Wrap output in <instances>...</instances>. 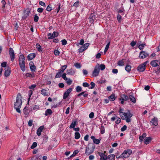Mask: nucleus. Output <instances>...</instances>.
Wrapping results in <instances>:
<instances>
[{"label": "nucleus", "mask_w": 160, "mask_h": 160, "mask_svg": "<svg viewBox=\"0 0 160 160\" xmlns=\"http://www.w3.org/2000/svg\"><path fill=\"white\" fill-rule=\"evenodd\" d=\"M129 98L131 101L133 103L136 102V99L132 95H130L129 96Z\"/></svg>", "instance_id": "obj_32"}, {"label": "nucleus", "mask_w": 160, "mask_h": 160, "mask_svg": "<svg viewBox=\"0 0 160 160\" xmlns=\"http://www.w3.org/2000/svg\"><path fill=\"white\" fill-rule=\"evenodd\" d=\"M36 48L38 49V51L39 52H42V49L39 43H37L36 44Z\"/></svg>", "instance_id": "obj_28"}, {"label": "nucleus", "mask_w": 160, "mask_h": 160, "mask_svg": "<svg viewBox=\"0 0 160 160\" xmlns=\"http://www.w3.org/2000/svg\"><path fill=\"white\" fill-rule=\"evenodd\" d=\"M123 111V109L122 108H120V110H119L118 112L119 113V115L121 117L122 115H123V113L124 112H123L122 111Z\"/></svg>", "instance_id": "obj_50"}, {"label": "nucleus", "mask_w": 160, "mask_h": 160, "mask_svg": "<svg viewBox=\"0 0 160 160\" xmlns=\"http://www.w3.org/2000/svg\"><path fill=\"white\" fill-rule=\"evenodd\" d=\"M93 150L90 149L88 147H87L86 149L85 154L86 155H89L93 152Z\"/></svg>", "instance_id": "obj_18"}, {"label": "nucleus", "mask_w": 160, "mask_h": 160, "mask_svg": "<svg viewBox=\"0 0 160 160\" xmlns=\"http://www.w3.org/2000/svg\"><path fill=\"white\" fill-rule=\"evenodd\" d=\"M25 63H19L20 68L23 72H24L25 70Z\"/></svg>", "instance_id": "obj_22"}, {"label": "nucleus", "mask_w": 160, "mask_h": 160, "mask_svg": "<svg viewBox=\"0 0 160 160\" xmlns=\"http://www.w3.org/2000/svg\"><path fill=\"white\" fill-rule=\"evenodd\" d=\"M29 66L30 70L32 72H35L36 69V66L34 65L33 62L31 61L29 63Z\"/></svg>", "instance_id": "obj_13"}, {"label": "nucleus", "mask_w": 160, "mask_h": 160, "mask_svg": "<svg viewBox=\"0 0 160 160\" xmlns=\"http://www.w3.org/2000/svg\"><path fill=\"white\" fill-rule=\"evenodd\" d=\"M85 50L86 49L85 48L82 46V47H81L78 49V52H82Z\"/></svg>", "instance_id": "obj_40"}, {"label": "nucleus", "mask_w": 160, "mask_h": 160, "mask_svg": "<svg viewBox=\"0 0 160 160\" xmlns=\"http://www.w3.org/2000/svg\"><path fill=\"white\" fill-rule=\"evenodd\" d=\"M84 41L83 39H82L80 40V42L79 43H78V44L77 45L78 46V45H83L84 43Z\"/></svg>", "instance_id": "obj_59"}, {"label": "nucleus", "mask_w": 160, "mask_h": 160, "mask_svg": "<svg viewBox=\"0 0 160 160\" xmlns=\"http://www.w3.org/2000/svg\"><path fill=\"white\" fill-rule=\"evenodd\" d=\"M67 65H63L61 67V69H59V70L62 71V72H64V70L67 68Z\"/></svg>", "instance_id": "obj_41"}, {"label": "nucleus", "mask_w": 160, "mask_h": 160, "mask_svg": "<svg viewBox=\"0 0 160 160\" xmlns=\"http://www.w3.org/2000/svg\"><path fill=\"white\" fill-rule=\"evenodd\" d=\"M24 114L28 116L29 114L28 112V108L27 107H25L23 110Z\"/></svg>", "instance_id": "obj_29"}, {"label": "nucleus", "mask_w": 160, "mask_h": 160, "mask_svg": "<svg viewBox=\"0 0 160 160\" xmlns=\"http://www.w3.org/2000/svg\"><path fill=\"white\" fill-rule=\"evenodd\" d=\"M35 54L34 53H30L28 55V59L29 60H31L35 58Z\"/></svg>", "instance_id": "obj_20"}, {"label": "nucleus", "mask_w": 160, "mask_h": 160, "mask_svg": "<svg viewBox=\"0 0 160 160\" xmlns=\"http://www.w3.org/2000/svg\"><path fill=\"white\" fill-rule=\"evenodd\" d=\"M98 66L99 67V69H100L101 70H103L105 69V66L104 64H101L99 66Z\"/></svg>", "instance_id": "obj_44"}, {"label": "nucleus", "mask_w": 160, "mask_h": 160, "mask_svg": "<svg viewBox=\"0 0 160 160\" xmlns=\"http://www.w3.org/2000/svg\"><path fill=\"white\" fill-rule=\"evenodd\" d=\"M38 19H39L38 17L37 16V14H35L34 17V22H37L38 20Z\"/></svg>", "instance_id": "obj_47"}, {"label": "nucleus", "mask_w": 160, "mask_h": 160, "mask_svg": "<svg viewBox=\"0 0 160 160\" xmlns=\"http://www.w3.org/2000/svg\"><path fill=\"white\" fill-rule=\"evenodd\" d=\"M37 146V143L36 142H34L33 143L31 147V148L34 149L36 148Z\"/></svg>", "instance_id": "obj_39"}, {"label": "nucleus", "mask_w": 160, "mask_h": 160, "mask_svg": "<svg viewBox=\"0 0 160 160\" xmlns=\"http://www.w3.org/2000/svg\"><path fill=\"white\" fill-rule=\"evenodd\" d=\"M19 63H25V58L23 55H20L19 58Z\"/></svg>", "instance_id": "obj_17"}, {"label": "nucleus", "mask_w": 160, "mask_h": 160, "mask_svg": "<svg viewBox=\"0 0 160 160\" xmlns=\"http://www.w3.org/2000/svg\"><path fill=\"white\" fill-rule=\"evenodd\" d=\"M67 74L70 75H73L75 73V71L72 68L67 70Z\"/></svg>", "instance_id": "obj_19"}, {"label": "nucleus", "mask_w": 160, "mask_h": 160, "mask_svg": "<svg viewBox=\"0 0 160 160\" xmlns=\"http://www.w3.org/2000/svg\"><path fill=\"white\" fill-rule=\"evenodd\" d=\"M150 122L155 126H157L158 124V119L154 117L151 120Z\"/></svg>", "instance_id": "obj_14"}, {"label": "nucleus", "mask_w": 160, "mask_h": 160, "mask_svg": "<svg viewBox=\"0 0 160 160\" xmlns=\"http://www.w3.org/2000/svg\"><path fill=\"white\" fill-rule=\"evenodd\" d=\"M77 121H72L69 126L70 128H74L77 124Z\"/></svg>", "instance_id": "obj_26"}, {"label": "nucleus", "mask_w": 160, "mask_h": 160, "mask_svg": "<svg viewBox=\"0 0 160 160\" xmlns=\"http://www.w3.org/2000/svg\"><path fill=\"white\" fill-rule=\"evenodd\" d=\"M100 133L101 134H103L105 133L104 127L102 125L100 128Z\"/></svg>", "instance_id": "obj_30"}, {"label": "nucleus", "mask_w": 160, "mask_h": 160, "mask_svg": "<svg viewBox=\"0 0 160 160\" xmlns=\"http://www.w3.org/2000/svg\"><path fill=\"white\" fill-rule=\"evenodd\" d=\"M22 104V98L21 94L20 93L18 94L16 102H14V107L16 111L19 113H21L20 108L21 107Z\"/></svg>", "instance_id": "obj_1"}, {"label": "nucleus", "mask_w": 160, "mask_h": 160, "mask_svg": "<svg viewBox=\"0 0 160 160\" xmlns=\"http://www.w3.org/2000/svg\"><path fill=\"white\" fill-rule=\"evenodd\" d=\"M75 139H79L80 137V133L78 132H75Z\"/></svg>", "instance_id": "obj_35"}, {"label": "nucleus", "mask_w": 160, "mask_h": 160, "mask_svg": "<svg viewBox=\"0 0 160 160\" xmlns=\"http://www.w3.org/2000/svg\"><path fill=\"white\" fill-rule=\"evenodd\" d=\"M116 118L118 119L117 120L115 121V123L116 124H119L121 121V119L120 118L116 117Z\"/></svg>", "instance_id": "obj_49"}, {"label": "nucleus", "mask_w": 160, "mask_h": 160, "mask_svg": "<svg viewBox=\"0 0 160 160\" xmlns=\"http://www.w3.org/2000/svg\"><path fill=\"white\" fill-rule=\"evenodd\" d=\"M36 87V85L32 84V85L29 86V88L31 89H33L34 88H35Z\"/></svg>", "instance_id": "obj_62"}, {"label": "nucleus", "mask_w": 160, "mask_h": 160, "mask_svg": "<svg viewBox=\"0 0 160 160\" xmlns=\"http://www.w3.org/2000/svg\"><path fill=\"white\" fill-rule=\"evenodd\" d=\"M62 73L63 72H62V71L59 70L58 72H57L56 74L55 78H58L61 77V75Z\"/></svg>", "instance_id": "obj_25"}, {"label": "nucleus", "mask_w": 160, "mask_h": 160, "mask_svg": "<svg viewBox=\"0 0 160 160\" xmlns=\"http://www.w3.org/2000/svg\"><path fill=\"white\" fill-rule=\"evenodd\" d=\"M62 44L63 45H65L67 43V41L65 39H63L61 41Z\"/></svg>", "instance_id": "obj_61"}, {"label": "nucleus", "mask_w": 160, "mask_h": 160, "mask_svg": "<svg viewBox=\"0 0 160 160\" xmlns=\"http://www.w3.org/2000/svg\"><path fill=\"white\" fill-rule=\"evenodd\" d=\"M123 115L121 116V118L122 119L126 121L127 122H131V118L132 116V114L130 112L129 110H128L126 112H124Z\"/></svg>", "instance_id": "obj_2"}, {"label": "nucleus", "mask_w": 160, "mask_h": 160, "mask_svg": "<svg viewBox=\"0 0 160 160\" xmlns=\"http://www.w3.org/2000/svg\"><path fill=\"white\" fill-rule=\"evenodd\" d=\"M58 35V33L57 32H53L52 33H51L48 34L47 36L48 37V39H52L54 38L57 37Z\"/></svg>", "instance_id": "obj_5"}, {"label": "nucleus", "mask_w": 160, "mask_h": 160, "mask_svg": "<svg viewBox=\"0 0 160 160\" xmlns=\"http://www.w3.org/2000/svg\"><path fill=\"white\" fill-rule=\"evenodd\" d=\"M85 92H83L81 93L78 94L77 96L79 97L82 95L85 97H87L88 96V94L87 93H85Z\"/></svg>", "instance_id": "obj_31"}, {"label": "nucleus", "mask_w": 160, "mask_h": 160, "mask_svg": "<svg viewBox=\"0 0 160 160\" xmlns=\"http://www.w3.org/2000/svg\"><path fill=\"white\" fill-rule=\"evenodd\" d=\"M131 67L129 65H127L125 68V70L128 72H129L131 71Z\"/></svg>", "instance_id": "obj_33"}, {"label": "nucleus", "mask_w": 160, "mask_h": 160, "mask_svg": "<svg viewBox=\"0 0 160 160\" xmlns=\"http://www.w3.org/2000/svg\"><path fill=\"white\" fill-rule=\"evenodd\" d=\"M90 85H91V86L90 87H89V89H92L95 87V84L94 82H91L90 83Z\"/></svg>", "instance_id": "obj_48"}, {"label": "nucleus", "mask_w": 160, "mask_h": 160, "mask_svg": "<svg viewBox=\"0 0 160 160\" xmlns=\"http://www.w3.org/2000/svg\"><path fill=\"white\" fill-rule=\"evenodd\" d=\"M66 81H67V84L69 85L71 84L72 82V80H71V79L70 78H69V79L68 78V80Z\"/></svg>", "instance_id": "obj_57"}, {"label": "nucleus", "mask_w": 160, "mask_h": 160, "mask_svg": "<svg viewBox=\"0 0 160 160\" xmlns=\"http://www.w3.org/2000/svg\"><path fill=\"white\" fill-rule=\"evenodd\" d=\"M94 116V113L93 112H91L89 114V116L90 118H92Z\"/></svg>", "instance_id": "obj_64"}, {"label": "nucleus", "mask_w": 160, "mask_h": 160, "mask_svg": "<svg viewBox=\"0 0 160 160\" xmlns=\"http://www.w3.org/2000/svg\"><path fill=\"white\" fill-rule=\"evenodd\" d=\"M54 54L56 56L60 54V52L57 50H55L54 52Z\"/></svg>", "instance_id": "obj_56"}, {"label": "nucleus", "mask_w": 160, "mask_h": 160, "mask_svg": "<svg viewBox=\"0 0 160 160\" xmlns=\"http://www.w3.org/2000/svg\"><path fill=\"white\" fill-rule=\"evenodd\" d=\"M151 141V138L150 137H146L144 140V143L147 145L148 144L149 142Z\"/></svg>", "instance_id": "obj_21"}, {"label": "nucleus", "mask_w": 160, "mask_h": 160, "mask_svg": "<svg viewBox=\"0 0 160 160\" xmlns=\"http://www.w3.org/2000/svg\"><path fill=\"white\" fill-rule=\"evenodd\" d=\"M9 53L10 57L11 60L13 62L15 58V55L14 52L12 48H9Z\"/></svg>", "instance_id": "obj_6"}, {"label": "nucleus", "mask_w": 160, "mask_h": 160, "mask_svg": "<svg viewBox=\"0 0 160 160\" xmlns=\"http://www.w3.org/2000/svg\"><path fill=\"white\" fill-rule=\"evenodd\" d=\"M6 65H7V62H4L1 63V66L2 67H4V68L5 67V68H6V67H6Z\"/></svg>", "instance_id": "obj_63"}, {"label": "nucleus", "mask_w": 160, "mask_h": 160, "mask_svg": "<svg viewBox=\"0 0 160 160\" xmlns=\"http://www.w3.org/2000/svg\"><path fill=\"white\" fill-rule=\"evenodd\" d=\"M108 99L109 100L111 101H114L116 99L115 97V94H113L111 95L109 97H108Z\"/></svg>", "instance_id": "obj_27"}, {"label": "nucleus", "mask_w": 160, "mask_h": 160, "mask_svg": "<svg viewBox=\"0 0 160 160\" xmlns=\"http://www.w3.org/2000/svg\"><path fill=\"white\" fill-rule=\"evenodd\" d=\"M98 154L100 157V160H107L108 157L105 155L104 153L99 152Z\"/></svg>", "instance_id": "obj_12"}, {"label": "nucleus", "mask_w": 160, "mask_h": 160, "mask_svg": "<svg viewBox=\"0 0 160 160\" xmlns=\"http://www.w3.org/2000/svg\"><path fill=\"white\" fill-rule=\"evenodd\" d=\"M26 76L27 77L34 78L35 77L34 73L31 74L29 73H27L26 74Z\"/></svg>", "instance_id": "obj_36"}, {"label": "nucleus", "mask_w": 160, "mask_h": 160, "mask_svg": "<svg viewBox=\"0 0 160 160\" xmlns=\"http://www.w3.org/2000/svg\"><path fill=\"white\" fill-rule=\"evenodd\" d=\"M66 74L65 73H64L62 75H61V77L62 78L65 80H68V78L66 77Z\"/></svg>", "instance_id": "obj_54"}, {"label": "nucleus", "mask_w": 160, "mask_h": 160, "mask_svg": "<svg viewBox=\"0 0 160 160\" xmlns=\"http://www.w3.org/2000/svg\"><path fill=\"white\" fill-rule=\"evenodd\" d=\"M124 60V59H122L118 61L117 63L118 65L120 66H123L124 64V62L123 61Z\"/></svg>", "instance_id": "obj_23"}, {"label": "nucleus", "mask_w": 160, "mask_h": 160, "mask_svg": "<svg viewBox=\"0 0 160 160\" xmlns=\"http://www.w3.org/2000/svg\"><path fill=\"white\" fill-rule=\"evenodd\" d=\"M93 142L96 144H98L100 142V140L97 139H95L93 141Z\"/></svg>", "instance_id": "obj_60"}, {"label": "nucleus", "mask_w": 160, "mask_h": 160, "mask_svg": "<svg viewBox=\"0 0 160 160\" xmlns=\"http://www.w3.org/2000/svg\"><path fill=\"white\" fill-rule=\"evenodd\" d=\"M148 55L149 54L148 53L144 51H142L140 52L139 57L140 58L143 59L148 57Z\"/></svg>", "instance_id": "obj_10"}, {"label": "nucleus", "mask_w": 160, "mask_h": 160, "mask_svg": "<svg viewBox=\"0 0 160 160\" xmlns=\"http://www.w3.org/2000/svg\"><path fill=\"white\" fill-rule=\"evenodd\" d=\"M52 6L51 5H49L48 6L46 10L47 11L50 12L52 10Z\"/></svg>", "instance_id": "obj_45"}, {"label": "nucleus", "mask_w": 160, "mask_h": 160, "mask_svg": "<svg viewBox=\"0 0 160 160\" xmlns=\"http://www.w3.org/2000/svg\"><path fill=\"white\" fill-rule=\"evenodd\" d=\"M44 128V126H42L39 127L37 131V134L39 136H40L41 134V132Z\"/></svg>", "instance_id": "obj_16"}, {"label": "nucleus", "mask_w": 160, "mask_h": 160, "mask_svg": "<svg viewBox=\"0 0 160 160\" xmlns=\"http://www.w3.org/2000/svg\"><path fill=\"white\" fill-rule=\"evenodd\" d=\"M78 152H79V151L78 150L74 151L73 152V154L70 156V157L72 158V157H74L76 154H77L78 153Z\"/></svg>", "instance_id": "obj_38"}, {"label": "nucleus", "mask_w": 160, "mask_h": 160, "mask_svg": "<svg viewBox=\"0 0 160 160\" xmlns=\"http://www.w3.org/2000/svg\"><path fill=\"white\" fill-rule=\"evenodd\" d=\"M147 62L148 61H146L143 63L139 65L137 68L138 70L141 72L144 71L145 69V66Z\"/></svg>", "instance_id": "obj_4"}, {"label": "nucleus", "mask_w": 160, "mask_h": 160, "mask_svg": "<svg viewBox=\"0 0 160 160\" xmlns=\"http://www.w3.org/2000/svg\"><path fill=\"white\" fill-rule=\"evenodd\" d=\"M52 113V111L50 109H47L45 111V115L46 116H48L49 115H51Z\"/></svg>", "instance_id": "obj_24"}, {"label": "nucleus", "mask_w": 160, "mask_h": 160, "mask_svg": "<svg viewBox=\"0 0 160 160\" xmlns=\"http://www.w3.org/2000/svg\"><path fill=\"white\" fill-rule=\"evenodd\" d=\"M145 46V44L142 43L139 45V46H138V48H139L140 50H142L143 49L144 47Z\"/></svg>", "instance_id": "obj_46"}, {"label": "nucleus", "mask_w": 160, "mask_h": 160, "mask_svg": "<svg viewBox=\"0 0 160 160\" xmlns=\"http://www.w3.org/2000/svg\"><path fill=\"white\" fill-rule=\"evenodd\" d=\"M82 86L84 87H89L90 86V85L88 83L85 82H83L82 83Z\"/></svg>", "instance_id": "obj_53"}, {"label": "nucleus", "mask_w": 160, "mask_h": 160, "mask_svg": "<svg viewBox=\"0 0 160 160\" xmlns=\"http://www.w3.org/2000/svg\"><path fill=\"white\" fill-rule=\"evenodd\" d=\"M72 90V88H69L64 93L63 96V99H66L70 93L71 92Z\"/></svg>", "instance_id": "obj_9"}, {"label": "nucleus", "mask_w": 160, "mask_h": 160, "mask_svg": "<svg viewBox=\"0 0 160 160\" xmlns=\"http://www.w3.org/2000/svg\"><path fill=\"white\" fill-rule=\"evenodd\" d=\"M127 129V126L126 125H124L121 129V130L122 132H123L126 130Z\"/></svg>", "instance_id": "obj_51"}, {"label": "nucleus", "mask_w": 160, "mask_h": 160, "mask_svg": "<svg viewBox=\"0 0 160 160\" xmlns=\"http://www.w3.org/2000/svg\"><path fill=\"white\" fill-rule=\"evenodd\" d=\"M150 65L152 67H156L160 65V61L158 60H153L150 62Z\"/></svg>", "instance_id": "obj_8"}, {"label": "nucleus", "mask_w": 160, "mask_h": 160, "mask_svg": "<svg viewBox=\"0 0 160 160\" xmlns=\"http://www.w3.org/2000/svg\"><path fill=\"white\" fill-rule=\"evenodd\" d=\"M74 65L77 68H80L81 67V64L79 63H75Z\"/></svg>", "instance_id": "obj_42"}, {"label": "nucleus", "mask_w": 160, "mask_h": 160, "mask_svg": "<svg viewBox=\"0 0 160 160\" xmlns=\"http://www.w3.org/2000/svg\"><path fill=\"white\" fill-rule=\"evenodd\" d=\"M122 98L123 100L127 101L128 100L129 97L128 96L125 95H122Z\"/></svg>", "instance_id": "obj_34"}, {"label": "nucleus", "mask_w": 160, "mask_h": 160, "mask_svg": "<svg viewBox=\"0 0 160 160\" xmlns=\"http://www.w3.org/2000/svg\"><path fill=\"white\" fill-rule=\"evenodd\" d=\"M99 67L98 66H96L92 72V76L93 77H96L98 76L99 72Z\"/></svg>", "instance_id": "obj_7"}, {"label": "nucleus", "mask_w": 160, "mask_h": 160, "mask_svg": "<svg viewBox=\"0 0 160 160\" xmlns=\"http://www.w3.org/2000/svg\"><path fill=\"white\" fill-rule=\"evenodd\" d=\"M76 91L77 92H79L82 91V88L79 86H78L76 88Z\"/></svg>", "instance_id": "obj_43"}, {"label": "nucleus", "mask_w": 160, "mask_h": 160, "mask_svg": "<svg viewBox=\"0 0 160 160\" xmlns=\"http://www.w3.org/2000/svg\"><path fill=\"white\" fill-rule=\"evenodd\" d=\"M89 43H87L83 44L82 46L86 50L88 48V46H89Z\"/></svg>", "instance_id": "obj_52"}, {"label": "nucleus", "mask_w": 160, "mask_h": 160, "mask_svg": "<svg viewBox=\"0 0 160 160\" xmlns=\"http://www.w3.org/2000/svg\"><path fill=\"white\" fill-rule=\"evenodd\" d=\"M117 19L118 20V21L120 22L121 20L122 19V17L121 15H120L119 14H118L117 16Z\"/></svg>", "instance_id": "obj_58"}, {"label": "nucleus", "mask_w": 160, "mask_h": 160, "mask_svg": "<svg viewBox=\"0 0 160 160\" xmlns=\"http://www.w3.org/2000/svg\"><path fill=\"white\" fill-rule=\"evenodd\" d=\"M41 94L44 96H47L49 95L50 93L48 92V90L46 89H42L41 91Z\"/></svg>", "instance_id": "obj_15"}, {"label": "nucleus", "mask_w": 160, "mask_h": 160, "mask_svg": "<svg viewBox=\"0 0 160 160\" xmlns=\"http://www.w3.org/2000/svg\"><path fill=\"white\" fill-rule=\"evenodd\" d=\"M30 13V11H27V12L25 14L24 16L22 17L24 19H26V18L29 16Z\"/></svg>", "instance_id": "obj_37"}, {"label": "nucleus", "mask_w": 160, "mask_h": 160, "mask_svg": "<svg viewBox=\"0 0 160 160\" xmlns=\"http://www.w3.org/2000/svg\"><path fill=\"white\" fill-rule=\"evenodd\" d=\"M132 153V151L131 150L127 149L125 150L122 154L123 158L128 157Z\"/></svg>", "instance_id": "obj_3"}, {"label": "nucleus", "mask_w": 160, "mask_h": 160, "mask_svg": "<svg viewBox=\"0 0 160 160\" xmlns=\"http://www.w3.org/2000/svg\"><path fill=\"white\" fill-rule=\"evenodd\" d=\"M4 75L6 77H8L9 76L11 73V69L9 67H7L5 69Z\"/></svg>", "instance_id": "obj_11"}, {"label": "nucleus", "mask_w": 160, "mask_h": 160, "mask_svg": "<svg viewBox=\"0 0 160 160\" xmlns=\"http://www.w3.org/2000/svg\"><path fill=\"white\" fill-rule=\"evenodd\" d=\"M124 9L123 8H122L121 9H119L118 10V12L119 13H122V15H123L124 14Z\"/></svg>", "instance_id": "obj_55"}]
</instances>
